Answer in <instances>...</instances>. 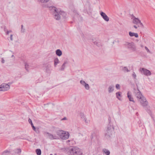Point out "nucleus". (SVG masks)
<instances>
[{
    "label": "nucleus",
    "mask_w": 155,
    "mask_h": 155,
    "mask_svg": "<svg viewBox=\"0 0 155 155\" xmlns=\"http://www.w3.org/2000/svg\"><path fill=\"white\" fill-rule=\"evenodd\" d=\"M49 10L53 12L54 18L56 20H59L61 17L65 18L66 16V14L64 11H59L55 7L51 6L49 7Z\"/></svg>",
    "instance_id": "f257e3e1"
},
{
    "label": "nucleus",
    "mask_w": 155,
    "mask_h": 155,
    "mask_svg": "<svg viewBox=\"0 0 155 155\" xmlns=\"http://www.w3.org/2000/svg\"><path fill=\"white\" fill-rule=\"evenodd\" d=\"M137 89L134 88V92L135 95L136 97L141 100L140 103L141 104L143 107H145L148 104V102L147 101L146 98L142 96L141 93L138 89V86L136 84Z\"/></svg>",
    "instance_id": "f03ea898"
},
{
    "label": "nucleus",
    "mask_w": 155,
    "mask_h": 155,
    "mask_svg": "<svg viewBox=\"0 0 155 155\" xmlns=\"http://www.w3.org/2000/svg\"><path fill=\"white\" fill-rule=\"evenodd\" d=\"M114 128L112 126L108 125L107 129L105 133V136L107 138L111 137L114 133Z\"/></svg>",
    "instance_id": "7ed1b4c3"
},
{
    "label": "nucleus",
    "mask_w": 155,
    "mask_h": 155,
    "mask_svg": "<svg viewBox=\"0 0 155 155\" xmlns=\"http://www.w3.org/2000/svg\"><path fill=\"white\" fill-rule=\"evenodd\" d=\"M79 151L78 148L73 147L69 148L67 151V153L70 155H78Z\"/></svg>",
    "instance_id": "20e7f679"
},
{
    "label": "nucleus",
    "mask_w": 155,
    "mask_h": 155,
    "mask_svg": "<svg viewBox=\"0 0 155 155\" xmlns=\"http://www.w3.org/2000/svg\"><path fill=\"white\" fill-rule=\"evenodd\" d=\"M131 19L133 20V23L138 25V27H140L141 28L143 27V25L141 21L138 18L135 17L133 15L131 16Z\"/></svg>",
    "instance_id": "39448f33"
},
{
    "label": "nucleus",
    "mask_w": 155,
    "mask_h": 155,
    "mask_svg": "<svg viewBox=\"0 0 155 155\" xmlns=\"http://www.w3.org/2000/svg\"><path fill=\"white\" fill-rule=\"evenodd\" d=\"M125 46L130 50L134 51L136 50V47L133 42H126L124 44Z\"/></svg>",
    "instance_id": "423d86ee"
},
{
    "label": "nucleus",
    "mask_w": 155,
    "mask_h": 155,
    "mask_svg": "<svg viewBox=\"0 0 155 155\" xmlns=\"http://www.w3.org/2000/svg\"><path fill=\"white\" fill-rule=\"evenodd\" d=\"M11 83H9L8 84L3 83L0 85V91H5L9 90L10 88V85Z\"/></svg>",
    "instance_id": "0eeeda50"
},
{
    "label": "nucleus",
    "mask_w": 155,
    "mask_h": 155,
    "mask_svg": "<svg viewBox=\"0 0 155 155\" xmlns=\"http://www.w3.org/2000/svg\"><path fill=\"white\" fill-rule=\"evenodd\" d=\"M44 134L51 140H56L58 139V137L55 135L52 134L47 132H45Z\"/></svg>",
    "instance_id": "6e6552de"
},
{
    "label": "nucleus",
    "mask_w": 155,
    "mask_h": 155,
    "mask_svg": "<svg viewBox=\"0 0 155 155\" xmlns=\"http://www.w3.org/2000/svg\"><path fill=\"white\" fill-rule=\"evenodd\" d=\"M140 70L142 73L146 76H149L151 74L150 71L146 69L143 68L140 69Z\"/></svg>",
    "instance_id": "1a4fd4ad"
},
{
    "label": "nucleus",
    "mask_w": 155,
    "mask_h": 155,
    "mask_svg": "<svg viewBox=\"0 0 155 155\" xmlns=\"http://www.w3.org/2000/svg\"><path fill=\"white\" fill-rule=\"evenodd\" d=\"M69 136V134L68 132L64 131L61 135L60 138L62 140H66L68 139Z\"/></svg>",
    "instance_id": "9d476101"
},
{
    "label": "nucleus",
    "mask_w": 155,
    "mask_h": 155,
    "mask_svg": "<svg viewBox=\"0 0 155 155\" xmlns=\"http://www.w3.org/2000/svg\"><path fill=\"white\" fill-rule=\"evenodd\" d=\"M100 15L102 17L103 19L106 21H109V18L105 13L103 12H101L100 13Z\"/></svg>",
    "instance_id": "9b49d317"
},
{
    "label": "nucleus",
    "mask_w": 155,
    "mask_h": 155,
    "mask_svg": "<svg viewBox=\"0 0 155 155\" xmlns=\"http://www.w3.org/2000/svg\"><path fill=\"white\" fill-rule=\"evenodd\" d=\"M80 117L83 120H84L85 123L87 124L88 123V121L87 120V118L83 113H80Z\"/></svg>",
    "instance_id": "f8f14e48"
},
{
    "label": "nucleus",
    "mask_w": 155,
    "mask_h": 155,
    "mask_svg": "<svg viewBox=\"0 0 155 155\" xmlns=\"http://www.w3.org/2000/svg\"><path fill=\"white\" fill-rule=\"evenodd\" d=\"M114 86L113 85H110L108 88V91L109 93L112 92L114 90Z\"/></svg>",
    "instance_id": "ddd939ff"
},
{
    "label": "nucleus",
    "mask_w": 155,
    "mask_h": 155,
    "mask_svg": "<svg viewBox=\"0 0 155 155\" xmlns=\"http://www.w3.org/2000/svg\"><path fill=\"white\" fill-rule=\"evenodd\" d=\"M129 34L130 37L134 36L136 38H138V35L137 33H135L130 31L129 32Z\"/></svg>",
    "instance_id": "4468645a"
},
{
    "label": "nucleus",
    "mask_w": 155,
    "mask_h": 155,
    "mask_svg": "<svg viewBox=\"0 0 155 155\" xmlns=\"http://www.w3.org/2000/svg\"><path fill=\"white\" fill-rule=\"evenodd\" d=\"M55 52L56 54L58 56H60L62 55V52L60 49L57 50Z\"/></svg>",
    "instance_id": "2eb2a0df"
},
{
    "label": "nucleus",
    "mask_w": 155,
    "mask_h": 155,
    "mask_svg": "<svg viewBox=\"0 0 155 155\" xmlns=\"http://www.w3.org/2000/svg\"><path fill=\"white\" fill-rule=\"evenodd\" d=\"M93 42L94 44L96 45L98 47H100L102 46V45L101 43L100 42H98L97 41H94L93 40Z\"/></svg>",
    "instance_id": "dca6fc26"
},
{
    "label": "nucleus",
    "mask_w": 155,
    "mask_h": 155,
    "mask_svg": "<svg viewBox=\"0 0 155 155\" xmlns=\"http://www.w3.org/2000/svg\"><path fill=\"white\" fill-rule=\"evenodd\" d=\"M121 92H117L116 94L117 98L119 100H121Z\"/></svg>",
    "instance_id": "f3484780"
},
{
    "label": "nucleus",
    "mask_w": 155,
    "mask_h": 155,
    "mask_svg": "<svg viewBox=\"0 0 155 155\" xmlns=\"http://www.w3.org/2000/svg\"><path fill=\"white\" fill-rule=\"evenodd\" d=\"M127 97L130 101L134 102L133 97H132L131 95L129 94V92H128L127 93Z\"/></svg>",
    "instance_id": "a211bd4d"
},
{
    "label": "nucleus",
    "mask_w": 155,
    "mask_h": 155,
    "mask_svg": "<svg viewBox=\"0 0 155 155\" xmlns=\"http://www.w3.org/2000/svg\"><path fill=\"white\" fill-rule=\"evenodd\" d=\"M103 152L106 155H109L110 153V151L106 149H104L103 150Z\"/></svg>",
    "instance_id": "6ab92c4d"
},
{
    "label": "nucleus",
    "mask_w": 155,
    "mask_h": 155,
    "mask_svg": "<svg viewBox=\"0 0 155 155\" xmlns=\"http://www.w3.org/2000/svg\"><path fill=\"white\" fill-rule=\"evenodd\" d=\"M54 66L56 67L58 64L59 62V60L58 58H55L54 60Z\"/></svg>",
    "instance_id": "aec40b11"
},
{
    "label": "nucleus",
    "mask_w": 155,
    "mask_h": 155,
    "mask_svg": "<svg viewBox=\"0 0 155 155\" xmlns=\"http://www.w3.org/2000/svg\"><path fill=\"white\" fill-rule=\"evenodd\" d=\"M28 121L29 122V123L31 124V127L32 128V129H33L35 130V126H34V125H33V124L32 122V120L30 119H28Z\"/></svg>",
    "instance_id": "412c9836"
},
{
    "label": "nucleus",
    "mask_w": 155,
    "mask_h": 155,
    "mask_svg": "<svg viewBox=\"0 0 155 155\" xmlns=\"http://www.w3.org/2000/svg\"><path fill=\"white\" fill-rule=\"evenodd\" d=\"M64 131L63 130H59L57 131L56 133L57 135L59 136L60 137L61 135L62 134V133L64 132Z\"/></svg>",
    "instance_id": "4be33fe9"
},
{
    "label": "nucleus",
    "mask_w": 155,
    "mask_h": 155,
    "mask_svg": "<svg viewBox=\"0 0 155 155\" xmlns=\"http://www.w3.org/2000/svg\"><path fill=\"white\" fill-rule=\"evenodd\" d=\"M14 151L15 153H17L19 154H20L21 152V150L20 149H16Z\"/></svg>",
    "instance_id": "5701e85b"
},
{
    "label": "nucleus",
    "mask_w": 155,
    "mask_h": 155,
    "mask_svg": "<svg viewBox=\"0 0 155 155\" xmlns=\"http://www.w3.org/2000/svg\"><path fill=\"white\" fill-rule=\"evenodd\" d=\"M36 152L38 155H41V150L39 149H38L35 150Z\"/></svg>",
    "instance_id": "b1692460"
},
{
    "label": "nucleus",
    "mask_w": 155,
    "mask_h": 155,
    "mask_svg": "<svg viewBox=\"0 0 155 155\" xmlns=\"http://www.w3.org/2000/svg\"><path fill=\"white\" fill-rule=\"evenodd\" d=\"M122 70L124 72H129L130 70H129L126 67H124L122 69Z\"/></svg>",
    "instance_id": "393cba45"
},
{
    "label": "nucleus",
    "mask_w": 155,
    "mask_h": 155,
    "mask_svg": "<svg viewBox=\"0 0 155 155\" xmlns=\"http://www.w3.org/2000/svg\"><path fill=\"white\" fill-rule=\"evenodd\" d=\"M66 63H67V62L65 61L64 62V63L62 64V65L61 66V68L60 69L61 70L63 71L64 70L65 68V65Z\"/></svg>",
    "instance_id": "a878e982"
},
{
    "label": "nucleus",
    "mask_w": 155,
    "mask_h": 155,
    "mask_svg": "<svg viewBox=\"0 0 155 155\" xmlns=\"http://www.w3.org/2000/svg\"><path fill=\"white\" fill-rule=\"evenodd\" d=\"M9 154L10 152L9 151L5 150L2 153V155H8Z\"/></svg>",
    "instance_id": "bb28decb"
},
{
    "label": "nucleus",
    "mask_w": 155,
    "mask_h": 155,
    "mask_svg": "<svg viewBox=\"0 0 155 155\" xmlns=\"http://www.w3.org/2000/svg\"><path fill=\"white\" fill-rule=\"evenodd\" d=\"M29 68V65L28 63H25V68L27 71H28V69Z\"/></svg>",
    "instance_id": "cd10ccee"
},
{
    "label": "nucleus",
    "mask_w": 155,
    "mask_h": 155,
    "mask_svg": "<svg viewBox=\"0 0 155 155\" xmlns=\"http://www.w3.org/2000/svg\"><path fill=\"white\" fill-rule=\"evenodd\" d=\"M38 1L41 3H46L48 2L49 0H37Z\"/></svg>",
    "instance_id": "c85d7f7f"
},
{
    "label": "nucleus",
    "mask_w": 155,
    "mask_h": 155,
    "mask_svg": "<svg viewBox=\"0 0 155 155\" xmlns=\"http://www.w3.org/2000/svg\"><path fill=\"white\" fill-rule=\"evenodd\" d=\"M84 86L85 89L87 90H88L89 89V85L87 84L86 83L84 84Z\"/></svg>",
    "instance_id": "c756f323"
},
{
    "label": "nucleus",
    "mask_w": 155,
    "mask_h": 155,
    "mask_svg": "<svg viewBox=\"0 0 155 155\" xmlns=\"http://www.w3.org/2000/svg\"><path fill=\"white\" fill-rule=\"evenodd\" d=\"M132 77L134 79H136L137 75L134 72H133V73L132 74Z\"/></svg>",
    "instance_id": "7c9ffc66"
},
{
    "label": "nucleus",
    "mask_w": 155,
    "mask_h": 155,
    "mask_svg": "<svg viewBox=\"0 0 155 155\" xmlns=\"http://www.w3.org/2000/svg\"><path fill=\"white\" fill-rule=\"evenodd\" d=\"M21 32L24 33L25 32V29L23 28V25H21Z\"/></svg>",
    "instance_id": "2f4dec72"
},
{
    "label": "nucleus",
    "mask_w": 155,
    "mask_h": 155,
    "mask_svg": "<svg viewBox=\"0 0 155 155\" xmlns=\"http://www.w3.org/2000/svg\"><path fill=\"white\" fill-rule=\"evenodd\" d=\"M80 83L83 86H84V84L86 83L84 81H83L82 80H81L80 81Z\"/></svg>",
    "instance_id": "473e14b6"
},
{
    "label": "nucleus",
    "mask_w": 155,
    "mask_h": 155,
    "mask_svg": "<svg viewBox=\"0 0 155 155\" xmlns=\"http://www.w3.org/2000/svg\"><path fill=\"white\" fill-rule=\"evenodd\" d=\"M145 48L146 50L147 51V52L149 53H151L149 50L148 49V48L146 46L145 47Z\"/></svg>",
    "instance_id": "72a5a7b5"
},
{
    "label": "nucleus",
    "mask_w": 155,
    "mask_h": 155,
    "mask_svg": "<svg viewBox=\"0 0 155 155\" xmlns=\"http://www.w3.org/2000/svg\"><path fill=\"white\" fill-rule=\"evenodd\" d=\"M116 87L117 89H120V86L119 84H117L116 85Z\"/></svg>",
    "instance_id": "f704fd0d"
},
{
    "label": "nucleus",
    "mask_w": 155,
    "mask_h": 155,
    "mask_svg": "<svg viewBox=\"0 0 155 155\" xmlns=\"http://www.w3.org/2000/svg\"><path fill=\"white\" fill-rule=\"evenodd\" d=\"M13 35L11 34L10 35V40L11 41H12L13 40V38H12Z\"/></svg>",
    "instance_id": "c9c22d12"
},
{
    "label": "nucleus",
    "mask_w": 155,
    "mask_h": 155,
    "mask_svg": "<svg viewBox=\"0 0 155 155\" xmlns=\"http://www.w3.org/2000/svg\"><path fill=\"white\" fill-rule=\"evenodd\" d=\"M133 27H134V28L136 29H137L138 27V26H136L135 25H134Z\"/></svg>",
    "instance_id": "e433bc0d"
},
{
    "label": "nucleus",
    "mask_w": 155,
    "mask_h": 155,
    "mask_svg": "<svg viewBox=\"0 0 155 155\" xmlns=\"http://www.w3.org/2000/svg\"><path fill=\"white\" fill-rule=\"evenodd\" d=\"M66 119H67V118L66 117H64V118H62L61 119V120H66Z\"/></svg>",
    "instance_id": "4c0bfd02"
},
{
    "label": "nucleus",
    "mask_w": 155,
    "mask_h": 155,
    "mask_svg": "<svg viewBox=\"0 0 155 155\" xmlns=\"http://www.w3.org/2000/svg\"><path fill=\"white\" fill-rule=\"evenodd\" d=\"M2 63H4L5 62V60L3 59V58L2 59Z\"/></svg>",
    "instance_id": "58836bf2"
},
{
    "label": "nucleus",
    "mask_w": 155,
    "mask_h": 155,
    "mask_svg": "<svg viewBox=\"0 0 155 155\" xmlns=\"http://www.w3.org/2000/svg\"><path fill=\"white\" fill-rule=\"evenodd\" d=\"M9 31H7L6 32V34L7 35H8V34L9 33Z\"/></svg>",
    "instance_id": "ea45409f"
},
{
    "label": "nucleus",
    "mask_w": 155,
    "mask_h": 155,
    "mask_svg": "<svg viewBox=\"0 0 155 155\" xmlns=\"http://www.w3.org/2000/svg\"><path fill=\"white\" fill-rule=\"evenodd\" d=\"M140 46L142 48H143V45H140Z\"/></svg>",
    "instance_id": "a19ab883"
},
{
    "label": "nucleus",
    "mask_w": 155,
    "mask_h": 155,
    "mask_svg": "<svg viewBox=\"0 0 155 155\" xmlns=\"http://www.w3.org/2000/svg\"><path fill=\"white\" fill-rule=\"evenodd\" d=\"M6 31V30L5 28H5H4V31Z\"/></svg>",
    "instance_id": "79ce46f5"
},
{
    "label": "nucleus",
    "mask_w": 155,
    "mask_h": 155,
    "mask_svg": "<svg viewBox=\"0 0 155 155\" xmlns=\"http://www.w3.org/2000/svg\"><path fill=\"white\" fill-rule=\"evenodd\" d=\"M9 31V32H12V31L11 30L8 31Z\"/></svg>",
    "instance_id": "37998d69"
},
{
    "label": "nucleus",
    "mask_w": 155,
    "mask_h": 155,
    "mask_svg": "<svg viewBox=\"0 0 155 155\" xmlns=\"http://www.w3.org/2000/svg\"><path fill=\"white\" fill-rule=\"evenodd\" d=\"M14 57V55H13L12 56V57Z\"/></svg>",
    "instance_id": "c03bdc74"
},
{
    "label": "nucleus",
    "mask_w": 155,
    "mask_h": 155,
    "mask_svg": "<svg viewBox=\"0 0 155 155\" xmlns=\"http://www.w3.org/2000/svg\"><path fill=\"white\" fill-rule=\"evenodd\" d=\"M46 71H47V72H48V70H46Z\"/></svg>",
    "instance_id": "a18cd8bd"
},
{
    "label": "nucleus",
    "mask_w": 155,
    "mask_h": 155,
    "mask_svg": "<svg viewBox=\"0 0 155 155\" xmlns=\"http://www.w3.org/2000/svg\"><path fill=\"white\" fill-rule=\"evenodd\" d=\"M110 117L109 118V120H110Z\"/></svg>",
    "instance_id": "49530a36"
},
{
    "label": "nucleus",
    "mask_w": 155,
    "mask_h": 155,
    "mask_svg": "<svg viewBox=\"0 0 155 155\" xmlns=\"http://www.w3.org/2000/svg\"><path fill=\"white\" fill-rule=\"evenodd\" d=\"M50 155H52V154H50Z\"/></svg>",
    "instance_id": "de8ad7c7"
}]
</instances>
